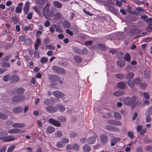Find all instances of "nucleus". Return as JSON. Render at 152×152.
<instances>
[{
  "label": "nucleus",
  "mask_w": 152,
  "mask_h": 152,
  "mask_svg": "<svg viewBox=\"0 0 152 152\" xmlns=\"http://www.w3.org/2000/svg\"><path fill=\"white\" fill-rule=\"evenodd\" d=\"M20 80L19 76L16 74H14L11 76L10 80L13 83H15L18 82Z\"/></svg>",
  "instance_id": "obj_9"
},
{
  "label": "nucleus",
  "mask_w": 152,
  "mask_h": 152,
  "mask_svg": "<svg viewBox=\"0 0 152 152\" xmlns=\"http://www.w3.org/2000/svg\"><path fill=\"white\" fill-rule=\"evenodd\" d=\"M45 109L47 111L51 113H55L57 111L56 107L52 105H49L45 107Z\"/></svg>",
  "instance_id": "obj_5"
},
{
  "label": "nucleus",
  "mask_w": 152,
  "mask_h": 152,
  "mask_svg": "<svg viewBox=\"0 0 152 152\" xmlns=\"http://www.w3.org/2000/svg\"><path fill=\"white\" fill-rule=\"evenodd\" d=\"M23 6V3H19L16 8L15 12L18 13H20L22 11Z\"/></svg>",
  "instance_id": "obj_15"
},
{
  "label": "nucleus",
  "mask_w": 152,
  "mask_h": 152,
  "mask_svg": "<svg viewBox=\"0 0 152 152\" xmlns=\"http://www.w3.org/2000/svg\"><path fill=\"white\" fill-rule=\"evenodd\" d=\"M23 110V108L20 106H18L12 109V111L15 113H19L22 112Z\"/></svg>",
  "instance_id": "obj_14"
},
{
  "label": "nucleus",
  "mask_w": 152,
  "mask_h": 152,
  "mask_svg": "<svg viewBox=\"0 0 152 152\" xmlns=\"http://www.w3.org/2000/svg\"><path fill=\"white\" fill-rule=\"evenodd\" d=\"M11 57L12 56L10 55H9L1 59V60L3 61H8L11 58Z\"/></svg>",
  "instance_id": "obj_48"
},
{
  "label": "nucleus",
  "mask_w": 152,
  "mask_h": 152,
  "mask_svg": "<svg viewBox=\"0 0 152 152\" xmlns=\"http://www.w3.org/2000/svg\"><path fill=\"white\" fill-rule=\"evenodd\" d=\"M117 87L121 89L126 88H127V83L126 82H118L117 84Z\"/></svg>",
  "instance_id": "obj_7"
},
{
  "label": "nucleus",
  "mask_w": 152,
  "mask_h": 152,
  "mask_svg": "<svg viewBox=\"0 0 152 152\" xmlns=\"http://www.w3.org/2000/svg\"><path fill=\"white\" fill-rule=\"evenodd\" d=\"M57 120L60 122H63L66 121V119L64 116H59L57 117Z\"/></svg>",
  "instance_id": "obj_41"
},
{
  "label": "nucleus",
  "mask_w": 152,
  "mask_h": 152,
  "mask_svg": "<svg viewBox=\"0 0 152 152\" xmlns=\"http://www.w3.org/2000/svg\"><path fill=\"white\" fill-rule=\"evenodd\" d=\"M15 145H11L8 149L7 152H12L15 148Z\"/></svg>",
  "instance_id": "obj_56"
},
{
  "label": "nucleus",
  "mask_w": 152,
  "mask_h": 152,
  "mask_svg": "<svg viewBox=\"0 0 152 152\" xmlns=\"http://www.w3.org/2000/svg\"><path fill=\"white\" fill-rule=\"evenodd\" d=\"M32 41L29 37L26 38L25 41V44L26 45H29L31 44Z\"/></svg>",
  "instance_id": "obj_39"
},
{
  "label": "nucleus",
  "mask_w": 152,
  "mask_h": 152,
  "mask_svg": "<svg viewBox=\"0 0 152 152\" xmlns=\"http://www.w3.org/2000/svg\"><path fill=\"white\" fill-rule=\"evenodd\" d=\"M30 7V3L29 1H27L25 3L23 8V11L25 14H27L29 11V8Z\"/></svg>",
  "instance_id": "obj_11"
},
{
  "label": "nucleus",
  "mask_w": 152,
  "mask_h": 152,
  "mask_svg": "<svg viewBox=\"0 0 152 152\" xmlns=\"http://www.w3.org/2000/svg\"><path fill=\"white\" fill-rule=\"evenodd\" d=\"M20 132H23V131H21L20 129H13L8 131V132L10 134H15Z\"/></svg>",
  "instance_id": "obj_22"
},
{
  "label": "nucleus",
  "mask_w": 152,
  "mask_h": 152,
  "mask_svg": "<svg viewBox=\"0 0 152 152\" xmlns=\"http://www.w3.org/2000/svg\"><path fill=\"white\" fill-rule=\"evenodd\" d=\"M144 75L145 77L149 78L150 76V74L148 70H145L144 72Z\"/></svg>",
  "instance_id": "obj_51"
},
{
  "label": "nucleus",
  "mask_w": 152,
  "mask_h": 152,
  "mask_svg": "<svg viewBox=\"0 0 152 152\" xmlns=\"http://www.w3.org/2000/svg\"><path fill=\"white\" fill-rule=\"evenodd\" d=\"M88 53V50L87 48H84L82 50L81 49L80 53V55H83L84 54L87 53Z\"/></svg>",
  "instance_id": "obj_49"
},
{
  "label": "nucleus",
  "mask_w": 152,
  "mask_h": 152,
  "mask_svg": "<svg viewBox=\"0 0 152 152\" xmlns=\"http://www.w3.org/2000/svg\"><path fill=\"white\" fill-rule=\"evenodd\" d=\"M25 96L23 95L21 96L15 95L12 98V100L14 102H19L24 100Z\"/></svg>",
  "instance_id": "obj_4"
},
{
  "label": "nucleus",
  "mask_w": 152,
  "mask_h": 152,
  "mask_svg": "<svg viewBox=\"0 0 152 152\" xmlns=\"http://www.w3.org/2000/svg\"><path fill=\"white\" fill-rule=\"evenodd\" d=\"M70 26V23L67 20H64L63 22V26L65 28H68Z\"/></svg>",
  "instance_id": "obj_29"
},
{
  "label": "nucleus",
  "mask_w": 152,
  "mask_h": 152,
  "mask_svg": "<svg viewBox=\"0 0 152 152\" xmlns=\"http://www.w3.org/2000/svg\"><path fill=\"white\" fill-rule=\"evenodd\" d=\"M65 146L62 141L58 142L56 144V146L58 148H61L64 147Z\"/></svg>",
  "instance_id": "obj_30"
},
{
  "label": "nucleus",
  "mask_w": 152,
  "mask_h": 152,
  "mask_svg": "<svg viewBox=\"0 0 152 152\" xmlns=\"http://www.w3.org/2000/svg\"><path fill=\"white\" fill-rule=\"evenodd\" d=\"M12 126L14 128H22L24 127L25 125L24 123H17L12 124Z\"/></svg>",
  "instance_id": "obj_16"
},
{
  "label": "nucleus",
  "mask_w": 152,
  "mask_h": 152,
  "mask_svg": "<svg viewBox=\"0 0 152 152\" xmlns=\"http://www.w3.org/2000/svg\"><path fill=\"white\" fill-rule=\"evenodd\" d=\"M8 118L7 115H5L3 113L0 112V119L3 120H6Z\"/></svg>",
  "instance_id": "obj_45"
},
{
  "label": "nucleus",
  "mask_w": 152,
  "mask_h": 152,
  "mask_svg": "<svg viewBox=\"0 0 152 152\" xmlns=\"http://www.w3.org/2000/svg\"><path fill=\"white\" fill-rule=\"evenodd\" d=\"M56 106L58 109V110L61 112H63L65 110V107L62 105L57 104Z\"/></svg>",
  "instance_id": "obj_38"
},
{
  "label": "nucleus",
  "mask_w": 152,
  "mask_h": 152,
  "mask_svg": "<svg viewBox=\"0 0 152 152\" xmlns=\"http://www.w3.org/2000/svg\"><path fill=\"white\" fill-rule=\"evenodd\" d=\"M124 59L125 61L129 62L131 60V57L130 54L128 53H126L124 58Z\"/></svg>",
  "instance_id": "obj_43"
},
{
  "label": "nucleus",
  "mask_w": 152,
  "mask_h": 152,
  "mask_svg": "<svg viewBox=\"0 0 152 152\" xmlns=\"http://www.w3.org/2000/svg\"><path fill=\"white\" fill-rule=\"evenodd\" d=\"M116 77L118 79L122 80L125 78V75L121 74H117L115 75Z\"/></svg>",
  "instance_id": "obj_36"
},
{
  "label": "nucleus",
  "mask_w": 152,
  "mask_h": 152,
  "mask_svg": "<svg viewBox=\"0 0 152 152\" xmlns=\"http://www.w3.org/2000/svg\"><path fill=\"white\" fill-rule=\"evenodd\" d=\"M122 125V124L121 122L114 120L113 125L121 126Z\"/></svg>",
  "instance_id": "obj_61"
},
{
  "label": "nucleus",
  "mask_w": 152,
  "mask_h": 152,
  "mask_svg": "<svg viewBox=\"0 0 152 152\" xmlns=\"http://www.w3.org/2000/svg\"><path fill=\"white\" fill-rule=\"evenodd\" d=\"M127 83L129 86L132 89H133L134 88V82H133L132 80H129L127 82Z\"/></svg>",
  "instance_id": "obj_27"
},
{
  "label": "nucleus",
  "mask_w": 152,
  "mask_h": 152,
  "mask_svg": "<svg viewBox=\"0 0 152 152\" xmlns=\"http://www.w3.org/2000/svg\"><path fill=\"white\" fill-rule=\"evenodd\" d=\"M48 61V59L45 57H43L41 58V59H40V61L41 63H45L47 62Z\"/></svg>",
  "instance_id": "obj_64"
},
{
  "label": "nucleus",
  "mask_w": 152,
  "mask_h": 152,
  "mask_svg": "<svg viewBox=\"0 0 152 152\" xmlns=\"http://www.w3.org/2000/svg\"><path fill=\"white\" fill-rule=\"evenodd\" d=\"M53 26L55 28L56 31L61 33L63 32L62 30L58 25L54 24L53 25Z\"/></svg>",
  "instance_id": "obj_32"
},
{
  "label": "nucleus",
  "mask_w": 152,
  "mask_h": 152,
  "mask_svg": "<svg viewBox=\"0 0 152 152\" xmlns=\"http://www.w3.org/2000/svg\"><path fill=\"white\" fill-rule=\"evenodd\" d=\"M11 76L9 75H5L3 77V80L5 82H7L10 80Z\"/></svg>",
  "instance_id": "obj_34"
},
{
  "label": "nucleus",
  "mask_w": 152,
  "mask_h": 152,
  "mask_svg": "<svg viewBox=\"0 0 152 152\" xmlns=\"http://www.w3.org/2000/svg\"><path fill=\"white\" fill-rule=\"evenodd\" d=\"M136 10L139 12H144L145 10L144 9V7H138L136 9Z\"/></svg>",
  "instance_id": "obj_58"
},
{
  "label": "nucleus",
  "mask_w": 152,
  "mask_h": 152,
  "mask_svg": "<svg viewBox=\"0 0 152 152\" xmlns=\"http://www.w3.org/2000/svg\"><path fill=\"white\" fill-rule=\"evenodd\" d=\"M26 38V37L25 35H22L20 36L18 38L19 41L20 42H25Z\"/></svg>",
  "instance_id": "obj_37"
},
{
  "label": "nucleus",
  "mask_w": 152,
  "mask_h": 152,
  "mask_svg": "<svg viewBox=\"0 0 152 152\" xmlns=\"http://www.w3.org/2000/svg\"><path fill=\"white\" fill-rule=\"evenodd\" d=\"M134 83L137 85L139 84L141 81V79L140 77H136L133 80Z\"/></svg>",
  "instance_id": "obj_44"
},
{
  "label": "nucleus",
  "mask_w": 152,
  "mask_h": 152,
  "mask_svg": "<svg viewBox=\"0 0 152 152\" xmlns=\"http://www.w3.org/2000/svg\"><path fill=\"white\" fill-rule=\"evenodd\" d=\"M139 86L140 88L144 89L147 87V85L145 83H141L140 84Z\"/></svg>",
  "instance_id": "obj_55"
},
{
  "label": "nucleus",
  "mask_w": 152,
  "mask_h": 152,
  "mask_svg": "<svg viewBox=\"0 0 152 152\" xmlns=\"http://www.w3.org/2000/svg\"><path fill=\"white\" fill-rule=\"evenodd\" d=\"M143 141L145 143H148L151 142L152 140L150 138L145 137L143 139Z\"/></svg>",
  "instance_id": "obj_46"
},
{
  "label": "nucleus",
  "mask_w": 152,
  "mask_h": 152,
  "mask_svg": "<svg viewBox=\"0 0 152 152\" xmlns=\"http://www.w3.org/2000/svg\"><path fill=\"white\" fill-rule=\"evenodd\" d=\"M134 76V74L132 72L128 73L126 75V78L128 79H132Z\"/></svg>",
  "instance_id": "obj_33"
},
{
  "label": "nucleus",
  "mask_w": 152,
  "mask_h": 152,
  "mask_svg": "<svg viewBox=\"0 0 152 152\" xmlns=\"http://www.w3.org/2000/svg\"><path fill=\"white\" fill-rule=\"evenodd\" d=\"M117 64L120 66L123 67L125 66V63L123 61L120 60L117 61Z\"/></svg>",
  "instance_id": "obj_35"
},
{
  "label": "nucleus",
  "mask_w": 152,
  "mask_h": 152,
  "mask_svg": "<svg viewBox=\"0 0 152 152\" xmlns=\"http://www.w3.org/2000/svg\"><path fill=\"white\" fill-rule=\"evenodd\" d=\"M62 142H63V143L64 144L65 143H67L69 142V139L66 137H62Z\"/></svg>",
  "instance_id": "obj_62"
},
{
  "label": "nucleus",
  "mask_w": 152,
  "mask_h": 152,
  "mask_svg": "<svg viewBox=\"0 0 152 152\" xmlns=\"http://www.w3.org/2000/svg\"><path fill=\"white\" fill-rule=\"evenodd\" d=\"M130 32L132 34H136L140 32L141 31L137 28H133L130 30Z\"/></svg>",
  "instance_id": "obj_31"
},
{
  "label": "nucleus",
  "mask_w": 152,
  "mask_h": 152,
  "mask_svg": "<svg viewBox=\"0 0 152 152\" xmlns=\"http://www.w3.org/2000/svg\"><path fill=\"white\" fill-rule=\"evenodd\" d=\"M55 135L56 137H59L62 136V133L60 131H58L55 132Z\"/></svg>",
  "instance_id": "obj_52"
},
{
  "label": "nucleus",
  "mask_w": 152,
  "mask_h": 152,
  "mask_svg": "<svg viewBox=\"0 0 152 152\" xmlns=\"http://www.w3.org/2000/svg\"><path fill=\"white\" fill-rule=\"evenodd\" d=\"M97 46L101 50L104 51H105L106 50V48L103 45L99 44Z\"/></svg>",
  "instance_id": "obj_40"
},
{
  "label": "nucleus",
  "mask_w": 152,
  "mask_h": 152,
  "mask_svg": "<svg viewBox=\"0 0 152 152\" xmlns=\"http://www.w3.org/2000/svg\"><path fill=\"white\" fill-rule=\"evenodd\" d=\"M146 113L148 116H150L152 114V106L148 108V111L146 112L145 113Z\"/></svg>",
  "instance_id": "obj_50"
},
{
  "label": "nucleus",
  "mask_w": 152,
  "mask_h": 152,
  "mask_svg": "<svg viewBox=\"0 0 152 152\" xmlns=\"http://www.w3.org/2000/svg\"><path fill=\"white\" fill-rule=\"evenodd\" d=\"M126 10L128 12L132 14H134L133 11L132 10V8L129 6H127V8L126 9Z\"/></svg>",
  "instance_id": "obj_60"
},
{
  "label": "nucleus",
  "mask_w": 152,
  "mask_h": 152,
  "mask_svg": "<svg viewBox=\"0 0 152 152\" xmlns=\"http://www.w3.org/2000/svg\"><path fill=\"white\" fill-rule=\"evenodd\" d=\"M115 118L118 120H120L121 118V116L120 114L118 112H115L114 114Z\"/></svg>",
  "instance_id": "obj_42"
},
{
  "label": "nucleus",
  "mask_w": 152,
  "mask_h": 152,
  "mask_svg": "<svg viewBox=\"0 0 152 152\" xmlns=\"http://www.w3.org/2000/svg\"><path fill=\"white\" fill-rule=\"evenodd\" d=\"M32 9L34 10V11L37 13L38 14L40 15L41 12L39 10L38 8L36 6H35L32 7Z\"/></svg>",
  "instance_id": "obj_47"
},
{
  "label": "nucleus",
  "mask_w": 152,
  "mask_h": 152,
  "mask_svg": "<svg viewBox=\"0 0 152 152\" xmlns=\"http://www.w3.org/2000/svg\"><path fill=\"white\" fill-rule=\"evenodd\" d=\"M87 141L88 143L92 144L95 142L96 138L94 137H90L87 139Z\"/></svg>",
  "instance_id": "obj_23"
},
{
  "label": "nucleus",
  "mask_w": 152,
  "mask_h": 152,
  "mask_svg": "<svg viewBox=\"0 0 152 152\" xmlns=\"http://www.w3.org/2000/svg\"><path fill=\"white\" fill-rule=\"evenodd\" d=\"M53 95L58 98H62L65 96L64 94L58 91H56L53 92Z\"/></svg>",
  "instance_id": "obj_10"
},
{
  "label": "nucleus",
  "mask_w": 152,
  "mask_h": 152,
  "mask_svg": "<svg viewBox=\"0 0 152 152\" xmlns=\"http://www.w3.org/2000/svg\"><path fill=\"white\" fill-rule=\"evenodd\" d=\"M81 49L74 48H73V51L76 53L80 55Z\"/></svg>",
  "instance_id": "obj_59"
},
{
  "label": "nucleus",
  "mask_w": 152,
  "mask_h": 152,
  "mask_svg": "<svg viewBox=\"0 0 152 152\" xmlns=\"http://www.w3.org/2000/svg\"><path fill=\"white\" fill-rule=\"evenodd\" d=\"M79 145L75 143L73 145V149L76 151H78L79 150Z\"/></svg>",
  "instance_id": "obj_57"
},
{
  "label": "nucleus",
  "mask_w": 152,
  "mask_h": 152,
  "mask_svg": "<svg viewBox=\"0 0 152 152\" xmlns=\"http://www.w3.org/2000/svg\"><path fill=\"white\" fill-rule=\"evenodd\" d=\"M127 134L128 136L131 139H133L134 137V133L132 132H128Z\"/></svg>",
  "instance_id": "obj_53"
},
{
  "label": "nucleus",
  "mask_w": 152,
  "mask_h": 152,
  "mask_svg": "<svg viewBox=\"0 0 152 152\" xmlns=\"http://www.w3.org/2000/svg\"><path fill=\"white\" fill-rule=\"evenodd\" d=\"M124 94V93L123 91L118 90L114 92L113 93V95L116 96L118 97L122 96Z\"/></svg>",
  "instance_id": "obj_26"
},
{
  "label": "nucleus",
  "mask_w": 152,
  "mask_h": 152,
  "mask_svg": "<svg viewBox=\"0 0 152 152\" xmlns=\"http://www.w3.org/2000/svg\"><path fill=\"white\" fill-rule=\"evenodd\" d=\"M25 91V89L22 88L20 87L18 88L16 90V93L18 95L23 94Z\"/></svg>",
  "instance_id": "obj_20"
},
{
  "label": "nucleus",
  "mask_w": 152,
  "mask_h": 152,
  "mask_svg": "<svg viewBox=\"0 0 152 152\" xmlns=\"http://www.w3.org/2000/svg\"><path fill=\"white\" fill-rule=\"evenodd\" d=\"M53 4L54 7L58 8H61L62 7V4L58 1H54Z\"/></svg>",
  "instance_id": "obj_21"
},
{
  "label": "nucleus",
  "mask_w": 152,
  "mask_h": 152,
  "mask_svg": "<svg viewBox=\"0 0 152 152\" xmlns=\"http://www.w3.org/2000/svg\"><path fill=\"white\" fill-rule=\"evenodd\" d=\"M82 149L83 151L84 152H89L91 150L90 146L87 144L83 146Z\"/></svg>",
  "instance_id": "obj_18"
},
{
  "label": "nucleus",
  "mask_w": 152,
  "mask_h": 152,
  "mask_svg": "<svg viewBox=\"0 0 152 152\" xmlns=\"http://www.w3.org/2000/svg\"><path fill=\"white\" fill-rule=\"evenodd\" d=\"M52 69L54 72L58 74H64L66 72L64 69L56 66H53L52 67Z\"/></svg>",
  "instance_id": "obj_3"
},
{
  "label": "nucleus",
  "mask_w": 152,
  "mask_h": 152,
  "mask_svg": "<svg viewBox=\"0 0 152 152\" xmlns=\"http://www.w3.org/2000/svg\"><path fill=\"white\" fill-rule=\"evenodd\" d=\"M49 11V4L48 3H47L45 7L43 9V15L44 14H47V13Z\"/></svg>",
  "instance_id": "obj_24"
},
{
  "label": "nucleus",
  "mask_w": 152,
  "mask_h": 152,
  "mask_svg": "<svg viewBox=\"0 0 152 152\" xmlns=\"http://www.w3.org/2000/svg\"><path fill=\"white\" fill-rule=\"evenodd\" d=\"M101 142L103 144H105L107 142L108 137L107 135L102 134L100 137Z\"/></svg>",
  "instance_id": "obj_12"
},
{
  "label": "nucleus",
  "mask_w": 152,
  "mask_h": 152,
  "mask_svg": "<svg viewBox=\"0 0 152 152\" xmlns=\"http://www.w3.org/2000/svg\"><path fill=\"white\" fill-rule=\"evenodd\" d=\"M2 66L4 67H6L9 68L10 66V64L9 63L6 62H4L2 63Z\"/></svg>",
  "instance_id": "obj_54"
},
{
  "label": "nucleus",
  "mask_w": 152,
  "mask_h": 152,
  "mask_svg": "<svg viewBox=\"0 0 152 152\" xmlns=\"http://www.w3.org/2000/svg\"><path fill=\"white\" fill-rule=\"evenodd\" d=\"M59 78V76L56 75H51L49 77L50 80L53 82L58 81Z\"/></svg>",
  "instance_id": "obj_19"
},
{
  "label": "nucleus",
  "mask_w": 152,
  "mask_h": 152,
  "mask_svg": "<svg viewBox=\"0 0 152 152\" xmlns=\"http://www.w3.org/2000/svg\"><path fill=\"white\" fill-rule=\"evenodd\" d=\"M55 131V128L52 126H49L47 127L46 129V132H47L49 133H51Z\"/></svg>",
  "instance_id": "obj_28"
},
{
  "label": "nucleus",
  "mask_w": 152,
  "mask_h": 152,
  "mask_svg": "<svg viewBox=\"0 0 152 152\" xmlns=\"http://www.w3.org/2000/svg\"><path fill=\"white\" fill-rule=\"evenodd\" d=\"M121 140V139L119 137H114L111 139L110 140V145L112 146H114L117 143Z\"/></svg>",
  "instance_id": "obj_13"
},
{
  "label": "nucleus",
  "mask_w": 152,
  "mask_h": 152,
  "mask_svg": "<svg viewBox=\"0 0 152 152\" xmlns=\"http://www.w3.org/2000/svg\"><path fill=\"white\" fill-rule=\"evenodd\" d=\"M54 17L56 20H58L61 18V15L60 13L57 12L54 15Z\"/></svg>",
  "instance_id": "obj_63"
},
{
  "label": "nucleus",
  "mask_w": 152,
  "mask_h": 152,
  "mask_svg": "<svg viewBox=\"0 0 152 152\" xmlns=\"http://www.w3.org/2000/svg\"><path fill=\"white\" fill-rule=\"evenodd\" d=\"M7 133L4 132H0V138L5 141H14L15 138L12 135H9L6 137H1L2 135H7Z\"/></svg>",
  "instance_id": "obj_2"
},
{
  "label": "nucleus",
  "mask_w": 152,
  "mask_h": 152,
  "mask_svg": "<svg viewBox=\"0 0 152 152\" xmlns=\"http://www.w3.org/2000/svg\"><path fill=\"white\" fill-rule=\"evenodd\" d=\"M48 122L56 127H59L61 125L60 122L53 118L50 119L48 121Z\"/></svg>",
  "instance_id": "obj_6"
},
{
  "label": "nucleus",
  "mask_w": 152,
  "mask_h": 152,
  "mask_svg": "<svg viewBox=\"0 0 152 152\" xmlns=\"http://www.w3.org/2000/svg\"><path fill=\"white\" fill-rule=\"evenodd\" d=\"M74 59L75 61L77 63H80L82 61V58L79 56H75L74 57Z\"/></svg>",
  "instance_id": "obj_25"
},
{
  "label": "nucleus",
  "mask_w": 152,
  "mask_h": 152,
  "mask_svg": "<svg viewBox=\"0 0 152 152\" xmlns=\"http://www.w3.org/2000/svg\"><path fill=\"white\" fill-rule=\"evenodd\" d=\"M137 98L136 96H133L132 98L129 97H127L124 100V104L127 106L131 105L132 109H134L136 106L139 103L138 101H136Z\"/></svg>",
  "instance_id": "obj_1"
},
{
  "label": "nucleus",
  "mask_w": 152,
  "mask_h": 152,
  "mask_svg": "<svg viewBox=\"0 0 152 152\" xmlns=\"http://www.w3.org/2000/svg\"><path fill=\"white\" fill-rule=\"evenodd\" d=\"M41 43V41L39 38H37L35 42V44L34 45V48L36 50H38V48L39 45Z\"/></svg>",
  "instance_id": "obj_17"
},
{
  "label": "nucleus",
  "mask_w": 152,
  "mask_h": 152,
  "mask_svg": "<svg viewBox=\"0 0 152 152\" xmlns=\"http://www.w3.org/2000/svg\"><path fill=\"white\" fill-rule=\"evenodd\" d=\"M106 129L107 130L112 132H119L120 131V129L118 128L117 127L113 126L108 125H107L106 126Z\"/></svg>",
  "instance_id": "obj_8"
}]
</instances>
